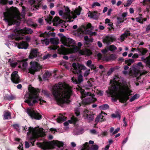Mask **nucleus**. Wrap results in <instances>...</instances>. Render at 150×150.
<instances>
[{"label": "nucleus", "instance_id": "nucleus-1", "mask_svg": "<svg viewBox=\"0 0 150 150\" xmlns=\"http://www.w3.org/2000/svg\"><path fill=\"white\" fill-rule=\"evenodd\" d=\"M110 83L112 86L106 91L108 96L119 99L121 103L127 100L132 91L129 84L124 81V78L115 75Z\"/></svg>", "mask_w": 150, "mask_h": 150}, {"label": "nucleus", "instance_id": "nucleus-2", "mask_svg": "<svg viewBox=\"0 0 150 150\" xmlns=\"http://www.w3.org/2000/svg\"><path fill=\"white\" fill-rule=\"evenodd\" d=\"M71 87L64 83L59 82L53 86L52 93L59 105L69 103L70 97L72 94Z\"/></svg>", "mask_w": 150, "mask_h": 150}, {"label": "nucleus", "instance_id": "nucleus-3", "mask_svg": "<svg viewBox=\"0 0 150 150\" xmlns=\"http://www.w3.org/2000/svg\"><path fill=\"white\" fill-rule=\"evenodd\" d=\"M63 45H61V48L58 50L60 53L66 54L69 53H75L79 51V54L81 55L89 56L91 52L89 50L83 49L79 50L80 48L75 45V41L70 38H64L62 40Z\"/></svg>", "mask_w": 150, "mask_h": 150}, {"label": "nucleus", "instance_id": "nucleus-4", "mask_svg": "<svg viewBox=\"0 0 150 150\" xmlns=\"http://www.w3.org/2000/svg\"><path fill=\"white\" fill-rule=\"evenodd\" d=\"M64 9H59L58 10V13L59 16L62 18L65 19L67 22H72L73 19L77 17V16L80 15L81 8L79 6L78 8L71 11L67 6H64Z\"/></svg>", "mask_w": 150, "mask_h": 150}, {"label": "nucleus", "instance_id": "nucleus-5", "mask_svg": "<svg viewBox=\"0 0 150 150\" xmlns=\"http://www.w3.org/2000/svg\"><path fill=\"white\" fill-rule=\"evenodd\" d=\"M28 89L29 93L28 95V99L25 101L30 106H33L35 103L38 102L40 104H43L46 101L42 99L39 96V93L40 92L38 89L34 88L30 85Z\"/></svg>", "mask_w": 150, "mask_h": 150}, {"label": "nucleus", "instance_id": "nucleus-6", "mask_svg": "<svg viewBox=\"0 0 150 150\" xmlns=\"http://www.w3.org/2000/svg\"><path fill=\"white\" fill-rule=\"evenodd\" d=\"M4 14L5 18L4 20L8 23L9 25L18 22L17 21H20L21 19L20 13L18 12L4 13Z\"/></svg>", "mask_w": 150, "mask_h": 150}, {"label": "nucleus", "instance_id": "nucleus-7", "mask_svg": "<svg viewBox=\"0 0 150 150\" xmlns=\"http://www.w3.org/2000/svg\"><path fill=\"white\" fill-rule=\"evenodd\" d=\"M14 33L8 36V38L11 39H15L18 40L24 39L21 35L25 34H31L33 32L32 30L30 28H25L23 29L16 28L14 30Z\"/></svg>", "mask_w": 150, "mask_h": 150}, {"label": "nucleus", "instance_id": "nucleus-8", "mask_svg": "<svg viewBox=\"0 0 150 150\" xmlns=\"http://www.w3.org/2000/svg\"><path fill=\"white\" fill-rule=\"evenodd\" d=\"M28 129L29 131L27 133V138L32 141L31 142L33 145L34 142L38 137H43L45 135L43 129H35L30 127Z\"/></svg>", "mask_w": 150, "mask_h": 150}, {"label": "nucleus", "instance_id": "nucleus-9", "mask_svg": "<svg viewBox=\"0 0 150 150\" xmlns=\"http://www.w3.org/2000/svg\"><path fill=\"white\" fill-rule=\"evenodd\" d=\"M76 88L80 91L81 97L83 100L82 103L84 104H89L96 100L94 94H92L90 92H86L84 90L82 89V88L80 87Z\"/></svg>", "mask_w": 150, "mask_h": 150}, {"label": "nucleus", "instance_id": "nucleus-10", "mask_svg": "<svg viewBox=\"0 0 150 150\" xmlns=\"http://www.w3.org/2000/svg\"><path fill=\"white\" fill-rule=\"evenodd\" d=\"M140 67H142V62H138L136 65L132 66L130 69L129 74L133 77H137L140 75Z\"/></svg>", "mask_w": 150, "mask_h": 150}, {"label": "nucleus", "instance_id": "nucleus-11", "mask_svg": "<svg viewBox=\"0 0 150 150\" xmlns=\"http://www.w3.org/2000/svg\"><path fill=\"white\" fill-rule=\"evenodd\" d=\"M26 112L32 119L40 120L42 118L41 115L34 109L28 108L27 109Z\"/></svg>", "mask_w": 150, "mask_h": 150}, {"label": "nucleus", "instance_id": "nucleus-12", "mask_svg": "<svg viewBox=\"0 0 150 150\" xmlns=\"http://www.w3.org/2000/svg\"><path fill=\"white\" fill-rule=\"evenodd\" d=\"M55 35V33L51 32H45L43 33H41L40 34V37H43L44 39L41 40V43L43 45H47L50 43V40L48 38L50 36H54Z\"/></svg>", "mask_w": 150, "mask_h": 150}, {"label": "nucleus", "instance_id": "nucleus-13", "mask_svg": "<svg viewBox=\"0 0 150 150\" xmlns=\"http://www.w3.org/2000/svg\"><path fill=\"white\" fill-rule=\"evenodd\" d=\"M30 67L29 70V72L34 74L35 71L39 70L41 68V66L37 62L32 61L30 63Z\"/></svg>", "mask_w": 150, "mask_h": 150}, {"label": "nucleus", "instance_id": "nucleus-14", "mask_svg": "<svg viewBox=\"0 0 150 150\" xmlns=\"http://www.w3.org/2000/svg\"><path fill=\"white\" fill-rule=\"evenodd\" d=\"M73 68L72 72L74 74H77L81 72V70H85L86 69V67L83 65L73 63L72 64Z\"/></svg>", "mask_w": 150, "mask_h": 150}, {"label": "nucleus", "instance_id": "nucleus-15", "mask_svg": "<svg viewBox=\"0 0 150 150\" xmlns=\"http://www.w3.org/2000/svg\"><path fill=\"white\" fill-rule=\"evenodd\" d=\"M91 25L88 23L87 25H81L79 28L80 31L83 34H88L90 33V29H91Z\"/></svg>", "mask_w": 150, "mask_h": 150}, {"label": "nucleus", "instance_id": "nucleus-16", "mask_svg": "<svg viewBox=\"0 0 150 150\" xmlns=\"http://www.w3.org/2000/svg\"><path fill=\"white\" fill-rule=\"evenodd\" d=\"M82 114L84 118L89 121H92L94 119L93 115L91 114L90 112L87 110H84Z\"/></svg>", "mask_w": 150, "mask_h": 150}, {"label": "nucleus", "instance_id": "nucleus-17", "mask_svg": "<svg viewBox=\"0 0 150 150\" xmlns=\"http://www.w3.org/2000/svg\"><path fill=\"white\" fill-rule=\"evenodd\" d=\"M17 71L13 72L11 74V80L14 83H18L20 81V78Z\"/></svg>", "mask_w": 150, "mask_h": 150}, {"label": "nucleus", "instance_id": "nucleus-18", "mask_svg": "<svg viewBox=\"0 0 150 150\" xmlns=\"http://www.w3.org/2000/svg\"><path fill=\"white\" fill-rule=\"evenodd\" d=\"M114 39L113 36L107 35L103 38V42L104 44L109 45L113 42Z\"/></svg>", "mask_w": 150, "mask_h": 150}, {"label": "nucleus", "instance_id": "nucleus-19", "mask_svg": "<svg viewBox=\"0 0 150 150\" xmlns=\"http://www.w3.org/2000/svg\"><path fill=\"white\" fill-rule=\"evenodd\" d=\"M16 46H17L18 48L19 49H26L28 47V43L25 42L23 41L19 43L16 42L15 43Z\"/></svg>", "mask_w": 150, "mask_h": 150}, {"label": "nucleus", "instance_id": "nucleus-20", "mask_svg": "<svg viewBox=\"0 0 150 150\" xmlns=\"http://www.w3.org/2000/svg\"><path fill=\"white\" fill-rule=\"evenodd\" d=\"M30 2L31 6L35 8H37V9H38V8L40 6L41 0H30Z\"/></svg>", "mask_w": 150, "mask_h": 150}, {"label": "nucleus", "instance_id": "nucleus-21", "mask_svg": "<svg viewBox=\"0 0 150 150\" xmlns=\"http://www.w3.org/2000/svg\"><path fill=\"white\" fill-rule=\"evenodd\" d=\"M87 14L88 16L91 18H92L95 20H97L99 16V13L96 11L91 12L89 11L87 13Z\"/></svg>", "mask_w": 150, "mask_h": 150}, {"label": "nucleus", "instance_id": "nucleus-22", "mask_svg": "<svg viewBox=\"0 0 150 150\" xmlns=\"http://www.w3.org/2000/svg\"><path fill=\"white\" fill-rule=\"evenodd\" d=\"M71 80L72 82L75 84H79L83 81V76L81 74H79L78 77V80H77L76 78L74 76H73L71 78Z\"/></svg>", "mask_w": 150, "mask_h": 150}, {"label": "nucleus", "instance_id": "nucleus-23", "mask_svg": "<svg viewBox=\"0 0 150 150\" xmlns=\"http://www.w3.org/2000/svg\"><path fill=\"white\" fill-rule=\"evenodd\" d=\"M107 115L106 113L104 112H101L97 116V117L95 119V122L96 123L98 122H102L104 121L105 120V119L104 118L103 115Z\"/></svg>", "mask_w": 150, "mask_h": 150}, {"label": "nucleus", "instance_id": "nucleus-24", "mask_svg": "<svg viewBox=\"0 0 150 150\" xmlns=\"http://www.w3.org/2000/svg\"><path fill=\"white\" fill-rule=\"evenodd\" d=\"M116 57L115 54H112L109 56L104 57L103 59L104 61H108L110 60H114L116 59Z\"/></svg>", "mask_w": 150, "mask_h": 150}, {"label": "nucleus", "instance_id": "nucleus-25", "mask_svg": "<svg viewBox=\"0 0 150 150\" xmlns=\"http://www.w3.org/2000/svg\"><path fill=\"white\" fill-rule=\"evenodd\" d=\"M38 53V50L37 49H33L31 50L30 55L29 56L30 58L32 59L35 57L37 56Z\"/></svg>", "mask_w": 150, "mask_h": 150}, {"label": "nucleus", "instance_id": "nucleus-26", "mask_svg": "<svg viewBox=\"0 0 150 150\" xmlns=\"http://www.w3.org/2000/svg\"><path fill=\"white\" fill-rule=\"evenodd\" d=\"M77 120V119L76 118L73 116L71 118V119L70 120H69L68 121L64 122V126L68 125L69 123H75Z\"/></svg>", "mask_w": 150, "mask_h": 150}, {"label": "nucleus", "instance_id": "nucleus-27", "mask_svg": "<svg viewBox=\"0 0 150 150\" xmlns=\"http://www.w3.org/2000/svg\"><path fill=\"white\" fill-rule=\"evenodd\" d=\"M137 50L140 53L139 55L142 56L145 54L147 52V50L146 48H137Z\"/></svg>", "mask_w": 150, "mask_h": 150}, {"label": "nucleus", "instance_id": "nucleus-28", "mask_svg": "<svg viewBox=\"0 0 150 150\" xmlns=\"http://www.w3.org/2000/svg\"><path fill=\"white\" fill-rule=\"evenodd\" d=\"M67 119V117H65L61 114H60L58 117L57 119V122L60 123L65 121Z\"/></svg>", "mask_w": 150, "mask_h": 150}, {"label": "nucleus", "instance_id": "nucleus-29", "mask_svg": "<svg viewBox=\"0 0 150 150\" xmlns=\"http://www.w3.org/2000/svg\"><path fill=\"white\" fill-rule=\"evenodd\" d=\"M52 142L54 145L57 146L59 147H62L64 145V144L63 142L57 140L53 141Z\"/></svg>", "mask_w": 150, "mask_h": 150}, {"label": "nucleus", "instance_id": "nucleus-30", "mask_svg": "<svg viewBox=\"0 0 150 150\" xmlns=\"http://www.w3.org/2000/svg\"><path fill=\"white\" fill-rule=\"evenodd\" d=\"M4 119L5 120L10 119L11 118V112L7 111L4 112Z\"/></svg>", "mask_w": 150, "mask_h": 150}, {"label": "nucleus", "instance_id": "nucleus-31", "mask_svg": "<svg viewBox=\"0 0 150 150\" xmlns=\"http://www.w3.org/2000/svg\"><path fill=\"white\" fill-rule=\"evenodd\" d=\"M8 62L10 65L12 67L15 68L17 65V63L13 60V59H9Z\"/></svg>", "mask_w": 150, "mask_h": 150}, {"label": "nucleus", "instance_id": "nucleus-32", "mask_svg": "<svg viewBox=\"0 0 150 150\" xmlns=\"http://www.w3.org/2000/svg\"><path fill=\"white\" fill-rule=\"evenodd\" d=\"M27 66V64L26 62L22 60L20 62L19 64L18 67L19 68H21V69H24Z\"/></svg>", "mask_w": 150, "mask_h": 150}, {"label": "nucleus", "instance_id": "nucleus-33", "mask_svg": "<svg viewBox=\"0 0 150 150\" xmlns=\"http://www.w3.org/2000/svg\"><path fill=\"white\" fill-rule=\"evenodd\" d=\"M50 40V42L53 44L57 45L59 42L58 39L56 38H51Z\"/></svg>", "mask_w": 150, "mask_h": 150}, {"label": "nucleus", "instance_id": "nucleus-34", "mask_svg": "<svg viewBox=\"0 0 150 150\" xmlns=\"http://www.w3.org/2000/svg\"><path fill=\"white\" fill-rule=\"evenodd\" d=\"M37 145L39 147L45 149L46 148L47 144L45 142H43L42 143H37Z\"/></svg>", "mask_w": 150, "mask_h": 150}, {"label": "nucleus", "instance_id": "nucleus-35", "mask_svg": "<svg viewBox=\"0 0 150 150\" xmlns=\"http://www.w3.org/2000/svg\"><path fill=\"white\" fill-rule=\"evenodd\" d=\"M93 81H88L85 86V88L86 89H89L92 86Z\"/></svg>", "mask_w": 150, "mask_h": 150}, {"label": "nucleus", "instance_id": "nucleus-36", "mask_svg": "<svg viewBox=\"0 0 150 150\" xmlns=\"http://www.w3.org/2000/svg\"><path fill=\"white\" fill-rule=\"evenodd\" d=\"M109 106L107 104L102 105L99 106V108L101 110H105L109 108Z\"/></svg>", "mask_w": 150, "mask_h": 150}, {"label": "nucleus", "instance_id": "nucleus-37", "mask_svg": "<svg viewBox=\"0 0 150 150\" xmlns=\"http://www.w3.org/2000/svg\"><path fill=\"white\" fill-rule=\"evenodd\" d=\"M136 21L139 23L143 24V21L142 20V15H139V16L136 18Z\"/></svg>", "mask_w": 150, "mask_h": 150}, {"label": "nucleus", "instance_id": "nucleus-38", "mask_svg": "<svg viewBox=\"0 0 150 150\" xmlns=\"http://www.w3.org/2000/svg\"><path fill=\"white\" fill-rule=\"evenodd\" d=\"M51 74L49 71L46 72L43 75V79L46 80H47V78Z\"/></svg>", "mask_w": 150, "mask_h": 150}, {"label": "nucleus", "instance_id": "nucleus-39", "mask_svg": "<svg viewBox=\"0 0 150 150\" xmlns=\"http://www.w3.org/2000/svg\"><path fill=\"white\" fill-rule=\"evenodd\" d=\"M117 22L118 24H120L124 21L125 20H126V18H123L122 16L121 15L120 17H117Z\"/></svg>", "mask_w": 150, "mask_h": 150}, {"label": "nucleus", "instance_id": "nucleus-40", "mask_svg": "<svg viewBox=\"0 0 150 150\" xmlns=\"http://www.w3.org/2000/svg\"><path fill=\"white\" fill-rule=\"evenodd\" d=\"M111 116L113 118H118L119 119L120 118V116L118 112H116L115 113L112 114Z\"/></svg>", "mask_w": 150, "mask_h": 150}, {"label": "nucleus", "instance_id": "nucleus-41", "mask_svg": "<svg viewBox=\"0 0 150 150\" xmlns=\"http://www.w3.org/2000/svg\"><path fill=\"white\" fill-rule=\"evenodd\" d=\"M129 34V33L126 32L121 35L120 37L121 41H123L125 38H126L127 36Z\"/></svg>", "mask_w": 150, "mask_h": 150}, {"label": "nucleus", "instance_id": "nucleus-42", "mask_svg": "<svg viewBox=\"0 0 150 150\" xmlns=\"http://www.w3.org/2000/svg\"><path fill=\"white\" fill-rule=\"evenodd\" d=\"M109 51H110L112 52L116 50H117V47L114 45H110L107 47Z\"/></svg>", "mask_w": 150, "mask_h": 150}, {"label": "nucleus", "instance_id": "nucleus-43", "mask_svg": "<svg viewBox=\"0 0 150 150\" xmlns=\"http://www.w3.org/2000/svg\"><path fill=\"white\" fill-rule=\"evenodd\" d=\"M125 63L127 64L128 66H130L134 62V61L133 59H130L125 60Z\"/></svg>", "mask_w": 150, "mask_h": 150}, {"label": "nucleus", "instance_id": "nucleus-44", "mask_svg": "<svg viewBox=\"0 0 150 150\" xmlns=\"http://www.w3.org/2000/svg\"><path fill=\"white\" fill-rule=\"evenodd\" d=\"M139 97V95L138 94H136L134 96H133L131 98L129 99V101L130 102H132L135 100V99H137Z\"/></svg>", "mask_w": 150, "mask_h": 150}, {"label": "nucleus", "instance_id": "nucleus-45", "mask_svg": "<svg viewBox=\"0 0 150 150\" xmlns=\"http://www.w3.org/2000/svg\"><path fill=\"white\" fill-rule=\"evenodd\" d=\"M4 99L5 100H12L14 98V97L13 96L11 95H5L4 96Z\"/></svg>", "mask_w": 150, "mask_h": 150}, {"label": "nucleus", "instance_id": "nucleus-46", "mask_svg": "<svg viewBox=\"0 0 150 150\" xmlns=\"http://www.w3.org/2000/svg\"><path fill=\"white\" fill-rule=\"evenodd\" d=\"M143 2L144 5H146L150 8V0H144Z\"/></svg>", "mask_w": 150, "mask_h": 150}, {"label": "nucleus", "instance_id": "nucleus-47", "mask_svg": "<svg viewBox=\"0 0 150 150\" xmlns=\"http://www.w3.org/2000/svg\"><path fill=\"white\" fill-rule=\"evenodd\" d=\"M116 69V68L115 67H112L110 68L107 72V75L108 76L110 75Z\"/></svg>", "mask_w": 150, "mask_h": 150}, {"label": "nucleus", "instance_id": "nucleus-48", "mask_svg": "<svg viewBox=\"0 0 150 150\" xmlns=\"http://www.w3.org/2000/svg\"><path fill=\"white\" fill-rule=\"evenodd\" d=\"M133 1V0H127V2L124 4V6L125 7L129 6L132 4Z\"/></svg>", "mask_w": 150, "mask_h": 150}, {"label": "nucleus", "instance_id": "nucleus-49", "mask_svg": "<svg viewBox=\"0 0 150 150\" xmlns=\"http://www.w3.org/2000/svg\"><path fill=\"white\" fill-rule=\"evenodd\" d=\"M100 4L98 2H95L93 3L92 4L91 6L92 8H94L96 6H100Z\"/></svg>", "mask_w": 150, "mask_h": 150}, {"label": "nucleus", "instance_id": "nucleus-50", "mask_svg": "<svg viewBox=\"0 0 150 150\" xmlns=\"http://www.w3.org/2000/svg\"><path fill=\"white\" fill-rule=\"evenodd\" d=\"M90 69H88V70H86L85 71V72L83 74V76L85 77H87V76L90 73Z\"/></svg>", "mask_w": 150, "mask_h": 150}, {"label": "nucleus", "instance_id": "nucleus-51", "mask_svg": "<svg viewBox=\"0 0 150 150\" xmlns=\"http://www.w3.org/2000/svg\"><path fill=\"white\" fill-rule=\"evenodd\" d=\"M146 61V66L150 68V54L149 56L147 57V61Z\"/></svg>", "mask_w": 150, "mask_h": 150}, {"label": "nucleus", "instance_id": "nucleus-52", "mask_svg": "<svg viewBox=\"0 0 150 150\" xmlns=\"http://www.w3.org/2000/svg\"><path fill=\"white\" fill-rule=\"evenodd\" d=\"M74 111L75 113L77 116H78L80 114V112L79 108H77L75 109Z\"/></svg>", "mask_w": 150, "mask_h": 150}, {"label": "nucleus", "instance_id": "nucleus-53", "mask_svg": "<svg viewBox=\"0 0 150 150\" xmlns=\"http://www.w3.org/2000/svg\"><path fill=\"white\" fill-rule=\"evenodd\" d=\"M96 93H97L98 95L99 96H102L103 95V92L102 91L97 90L96 92Z\"/></svg>", "mask_w": 150, "mask_h": 150}, {"label": "nucleus", "instance_id": "nucleus-54", "mask_svg": "<svg viewBox=\"0 0 150 150\" xmlns=\"http://www.w3.org/2000/svg\"><path fill=\"white\" fill-rule=\"evenodd\" d=\"M92 62L91 60H88L86 63V66L89 67L92 64Z\"/></svg>", "mask_w": 150, "mask_h": 150}, {"label": "nucleus", "instance_id": "nucleus-55", "mask_svg": "<svg viewBox=\"0 0 150 150\" xmlns=\"http://www.w3.org/2000/svg\"><path fill=\"white\" fill-rule=\"evenodd\" d=\"M8 2L7 0H0V4H6Z\"/></svg>", "mask_w": 150, "mask_h": 150}, {"label": "nucleus", "instance_id": "nucleus-56", "mask_svg": "<svg viewBox=\"0 0 150 150\" xmlns=\"http://www.w3.org/2000/svg\"><path fill=\"white\" fill-rule=\"evenodd\" d=\"M97 56L99 59L102 60H103V59L104 57H102V54L100 53L98 54Z\"/></svg>", "mask_w": 150, "mask_h": 150}, {"label": "nucleus", "instance_id": "nucleus-57", "mask_svg": "<svg viewBox=\"0 0 150 150\" xmlns=\"http://www.w3.org/2000/svg\"><path fill=\"white\" fill-rule=\"evenodd\" d=\"M13 127L14 128H15L17 131H18L19 129V125L17 124H14L13 125Z\"/></svg>", "mask_w": 150, "mask_h": 150}, {"label": "nucleus", "instance_id": "nucleus-58", "mask_svg": "<svg viewBox=\"0 0 150 150\" xmlns=\"http://www.w3.org/2000/svg\"><path fill=\"white\" fill-rule=\"evenodd\" d=\"M108 134V132L107 131H103L102 132L101 135L103 136H107Z\"/></svg>", "mask_w": 150, "mask_h": 150}, {"label": "nucleus", "instance_id": "nucleus-59", "mask_svg": "<svg viewBox=\"0 0 150 150\" xmlns=\"http://www.w3.org/2000/svg\"><path fill=\"white\" fill-rule=\"evenodd\" d=\"M120 130V128L119 127L116 129L112 133V134L113 135L117 133Z\"/></svg>", "mask_w": 150, "mask_h": 150}, {"label": "nucleus", "instance_id": "nucleus-60", "mask_svg": "<svg viewBox=\"0 0 150 150\" xmlns=\"http://www.w3.org/2000/svg\"><path fill=\"white\" fill-rule=\"evenodd\" d=\"M127 12H124L122 14H121V16H122V17L125 18H125L126 17V16H127Z\"/></svg>", "mask_w": 150, "mask_h": 150}, {"label": "nucleus", "instance_id": "nucleus-61", "mask_svg": "<svg viewBox=\"0 0 150 150\" xmlns=\"http://www.w3.org/2000/svg\"><path fill=\"white\" fill-rule=\"evenodd\" d=\"M109 50L108 48L107 49H105L103 50H101L102 53L103 54H105Z\"/></svg>", "mask_w": 150, "mask_h": 150}, {"label": "nucleus", "instance_id": "nucleus-62", "mask_svg": "<svg viewBox=\"0 0 150 150\" xmlns=\"http://www.w3.org/2000/svg\"><path fill=\"white\" fill-rule=\"evenodd\" d=\"M141 60L142 61L144 62L146 65V62L147 61V57L146 58H144V57H142L141 58Z\"/></svg>", "mask_w": 150, "mask_h": 150}, {"label": "nucleus", "instance_id": "nucleus-63", "mask_svg": "<svg viewBox=\"0 0 150 150\" xmlns=\"http://www.w3.org/2000/svg\"><path fill=\"white\" fill-rule=\"evenodd\" d=\"M89 67L90 68L91 70L95 69L96 68V66H95L94 64H92Z\"/></svg>", "mask_w": 150, "mask_h": 150}, {"label": "nucleus", "instance_id": "nucleus-64", "mask_svg": "<svg viewBox=\"0 0 150 150\" xmlns=\"http://www.w3.org/2000/svg\"><path fill=\"white\" fill-rule=\"evenodd\" d=\"M112 11V9H111V8L109 9L108 10V11L107 13V15L108 16H110L111 15V14Z\"/></svg>", "mask_w": 150, "mask_h": 150}]
</instances>
